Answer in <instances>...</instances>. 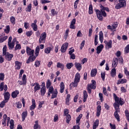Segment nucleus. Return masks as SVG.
I'll use <instances>...</instances> for the list:
<instances>
[{"label": "nucleus", "instance_id": "nucleus-1", "mask_svg": "<svg viewBox=\"0 0 129 129\" xmlns=\"http://www.w3.org/2000/svg\"><path fill=\"white\" fill-rule=\"evenodd\" d=\"M100 10L98 9H96L95 10L96 15L97 16V18L99 21L102 22L103 21V17L104 18H106L107 17V14L105 11L108 13H109V8L108 7H105L102 6V5H100Z\"/></svg>", "mask_w": 129, "mask_h": 129}, {"label": "nucleus", "instance_id": "nucleus-2", "mask_svg": "<svg viewBox=\"0 0 129 129\" xmlns=\"http://www.w3.org/2000/svg\"><path fill=\"white\" fill-rule=\"evenodd\" d=\"M113 99L115 101L113 103V106L114 108L119 109V106H122L125 103L124 101H123V99L121 98V97H118L116 94L113 93Z\"/></svg>", "mask_w": 129, "mask_h": 129}, {"label": "nucleus", "instance_id": "nucleus-3", "mask_svg": "<svg viewBox=\"0 0 129 129\" xmlns=\"http://www.w3.org/2000/svg\"><path fill=\"white\" fill-rule=\"evenodd\" d=\"M80 74L79 73H77L76 74L74 82H72L70 84V88H72V87H77L78 83L80 82Z\"/></svg>", "mask_w": 129, "mask_h": 129}, {"label": "nucleus", "instance_id": "nucleus-4", "mask_svg": "<svg viewBox=\"0 0 129 129\" xmlns=\"http://www.w3.org/2000/svg\"><path fill=\"white\" fill-rule=\"evenodd\" d=\"M118 4L115 6V10H120L122 8L126 7V1L125 0H118Z\"/></svg>", "mask_w": 129, "mask_h": 129}, {"label": "nucleus", "instance_id": "nucleus-5", "mask_svg": "<svg viewBox=\"0 0 129 129\" xmlns=\"http://www.w3.org/2000/svg\"><path fill=\"white\" fill-rule=\"evenodd\" d=\"M46 38H47V33L46 32L41 33L39 39V44H45Z\"/></svg>", "mask_w": 129, "mask_h": 129}, {"label": "nucleus", "instance_id": "nucleus-6", "mask_svg": "<svg viewBox=\"0 0 129 129\" xmlns=\"http://www.w3.org/2000/svg\"><path fill=\"white\" fill-rule=\"evenodd\" d=\"M19 85H27V76L26 75H23L22 81L19 80L18 81Z\"/></svg>", "mask_w": 129, "mask_h": 129}, {"label": "nucleus", "instance_id": "nucleus-7", "mask_svg": "<svg viewBox=\"0 0 129 129\" xmlns=\"http://www.w3.org/2000/svg\"><path fill=\"white\" fill-rule=\"evenodd\" d=\"M104 43H105V48L107 50H109V49H111V48H112V40H110L108 41V42L106 40H105L104 41Z\"/></svg>", "mask_w": 129, "mask_h": 129}, {"label": "nucleus", "instance_id": "nucleus-8", "mask_svg": "<svg viewBox=\"0 0 129 129\" xmlns=\"http://www.w3.org/2000/svg\"><path fill=\"white\" fill-rule=\"evenodd\" d=\"M69 44L68 43H63L60 48V52L61 53H65L66 51H67V49H68V46Z\"/></svg>", "mask_w": 129, "mask_h": 129}, {"label": "nucleus", "instance_id": "nucleus-9", "mask_svg": "<svg viewBox=\"0 0 129 129\" xmlns=\"http://www.w3.org/2000/svg\"><path fill=\"white\" fill-rule=\"evenodd\" d=\"M26 53L28 56H33L34 55V53H35V50L34 49H32L30 47H26Z\"/></svg>", "mask_w": 129, "mask_h": 129}, {"label": "nucleus", "instance_id": "nucleus-10", "mask_svg": "<svg viewBox=\"0 0 129 129\" xmlns=\"http://www.w3.org/2000/svg\"><path fill=\"white\" fill-rule=\"evenodd\" d=\"M37 56H36V55H30L26 60V64H30L31 62H34Z\"/></svg>", "mask_w": 129, "mask_h": 129}, {"label": "nucleus", "instance_id": "nucleus-11", "mask_svg": "<svg viewBox=\"0 0 129 129\" xmlns=\"http://www.w3.org/2000/svg\"><path fill=\"white\" fill-rule=\"evenodd\" d=\"M5 56V59L7 60V61H12V59L14 57V54L12 53H10V52H7Z\"/></svg>", "mask_w": 129, "mask_h": 129}, {"label": "nucleus", "instance_id": "nucleus-12", "mask_svg": "<svg viewBox=\"0 0 129 129\" xmlns=\"http://www.w3.org/2000/svg\"><path fill=\"white\" fill-rule=\"evenodd\" d=\"M53 49L54 46H53V45L51 44L50 47H47L45 48L44 53H45V54H50V53H51V51H53Z\"/></svg>", "mask_w": 129, "mask_h": 129}, {"label": "nucleus", "instance_id": "nucleus-13", "mask_svg": "<svg viewBox=\"0 0 129 129\" xmlns=\"http://www.w3.org/2000/svg\"><path fill=\"white\" fill-rule=\"evenodd\" d=\"M4 91L6 92L8 90V85H5V82H2L0 84V91Z\"/></svg>", "mask_w": 129, "mask_h": 129}, {"label": "nucleus", "instance_id": "nucleus-14", "mask_svg": "<svg viewBox=\"0 0 129 129\" xmlns=\"http://www.w3.org/2000/svg\"><path fill=\"white\" fill-rule=\"evenodd\" d=\"M115 112L114 113V117L117 120V121H120V118L119 117V114H118V112H119V109L115 108Z\"/></svg>", "mask_w": 129, "mask_h": 129}, {"label": "nucleus", "instance_id": "nucleus-15", "mask_svg": "<svg viewBox=\"0 0 129 129\" xmlns=\"http://www.w3.org/2000/svg\"><path fill=\"white\" fill-rule=\"evenodd\" d=\"M92 83L90 85H88V87L91 88V89H96V81L94 80L91 81Z\"/></svg>", "mask_w": 129, "mask_h": 129}, {"label": "nucleus", "instance_id": "nucleus-16", "mask_svg": "<svg viewBox=\"0 0 129 129\" xmlns=\"http://www.w3.org/2000/svg\"><path fill=\"white\" fill-rule=\"evenodd\" d=\"M15 64L16 70H20V69H21V68L22 67V62L18 60H16L15 62Z\"/></svg>", "mask_w": 129, "mask_h": 129}, {"label": "nucleus", "instance_id": "nucleus-17", "mask_svg": "<svg viewBox=\"0 0 129 129\" xmlns=\"http://www.w3.org/2000/svg\"><path fill=\"white\" fill-rule=\"evenodd\" d=\"M117 64H118V58L116 57L113 58V61L112 64V67L115 68V67L117 66Z\"/></svg>", "mask_w": 129, "mask_h": 129}, {"label": "nucleus", "instance_id": "nucleus-18", "mask_svg": "<svg viewBox=\"0 0 129 129\" xmlns=\"http://www.w3.org/2000/svg\"><path fill=\"white\" fill-rule=\"evenodd\" d=\"M7 120H8V115L5 114L3 115V119H2V124L4 126L7 125Z\"/></svg>", "mask_w": 129, "mask_h": 129}, {"label": "nucleus", "instance_id": "nucleus-19", "mask_svg": "<svg viewBox=\"0 0 129 129\" xmlns=\"http://www.w3.org/2000/svg\"><path fill=\"white\" fill-rule=\"evenodd\" d=\"M96 116L99 117L100 115V114L101 113V106L100 105H99L97 107L96 109Z\"/></svg>", "mask_w": 129, "mask_h": 129}, {"label": "nucleus", "instance_id": "nucleus-20", "mask_svg": "<svg viewBox=\"0 0 129 129\" xmlns=\"http://www.w3.org/2000/svg\"><path fill=\"white\" fill-rule=\"evenodd\" d=\"M126 82H127V80L126 79H119L117 80L116 84L118 85L119 84H123L124 83H126Z\"/></svg>", "mask_w": 129, "mask_h": 129}, {"label": "nucleus", "instance_id": "nucleus-21", "mask_svg": "<svg viewBox=\"0 0 129 129\" xmlns=\"http://www.w3.org/2000/svg\"><path fill=\"white\" fill-rule=\"evenodd\" d=\"M102 49H103V45L101 44L100 45L98 46L96 48L97 54H100L102 51Z\"/></svg>", "mask_w": 129, "mask_h": 129}, {"label": "nucleus", "instance_id": "nucleus-22", "mask_svg": "<svg viewBox=\"0 0 129 129\" xmlns=\"http://www.w3.org/2000/svg\"><path fill=\"white\" fill-rule=\"evenodd\" d=\"M11 96V94H10V93L9 92L5 93L4 94V99L5 101H9V100L10 99V97Z\"/></svg>", "mask_w": 129, "mask_h": 129}, {"label": "nucleus", "instance_id": "nucleus-23", "mask_svg": "<svg viewBox=\"0 0 129 129\" xmlns=\"http://www.w3.org/2000/svg\"><path fill=\"white\" fill-rule=\"evenodd\" d=\"M75 66L77 70L81 71V69H82V65H81V63L79 62H75Z\"/></svg>", "mask_w": 129, "mask_h": 129}, {"label": "nucleus", "instance_id": "nucleus-24", "mask_svg": "<svg viewBox=\"0 0 129 129\" xmlns=\"http://www.w3.org/2000/svg\"><path fill=\"white\" fill-rule=\"evenodd\" d=\"M65 89V85L64 84V82H61L60 84V93H63L64 92V90Z\"/></svg>", "mask_w": 129, "mask_h": 129}, {"label": "nucleus", "instance_id": "nucleus-25", "mask_svg": "<svg viewBox=\"0 0 129 129\" xmlns=\"http://www.w3.org/2000/svg\"><path fill=\"white\" fill-rule=\"evenodd\" d=\"M21 115H22V121H25V120L26 119V117L28 116V112L27 111H23Z\"/></svg>", "mask_w": 129, "mask_h": 129}, {"label": "nucleus", "instance_id": "nucleus-26", "mask_svg": "<svg viewBox=\"0 0 129 129\" xmlns=\"http://www.w3.org/2000/svg\"><path fill=\"white\" fill-rule=\"evenodd\" d=\"M97 74V69H94L91 71V77H95Z\"/></svg>", "mask_w": 129, "mask_h": 129}, {"label": "nucleus", "instance_id": "nucleus-27", "mask_svg": "<svg viewBox=\"0 0 129 129\" xmlns=\"http://www.w3.org/2000/svg\"><path fill=\"white\" fill-rule=\"evenodd\" d=\"M20 92L19 90H15V91L13 92L12 93V98H16L18 95H19Z\"/></svg>", "mask_w": 129, "mask_h": 129}, {"label": "nucleus", "instance_id": "nucleus-28", "mask_svg": "<svg viewBox=\"0 0 129 129\" xmlns=\"http://www.w3.org/2000/svg\"><path fill=\"white\" fill-rule=\"evenodd\" d=\"M34 129H40L41 128V126L39 125V121L38 120L35 121V124L33 126Z\"/></svg>", "mask_w": 129, "mask_h": 129}, {"label": "nucleus", "instance_id": "nucleus-29", "mask_svg": "<svg viewBox=\"0 0 129 129\" xmlns=\"http://www.w3.org/2000/svg\"><path fill=\"white\" fill-rule=\"evenodd\" d=\"M83 97H84V99H83V102H86V100H87V98L88 97V94H87V92L86 90H84L83 91Z\"/></svg>", "mask_w": 129, "mask_h": 129}, {"label": "nucleus", "instance_id": "nucleus-30", "mask_svg": "<svg viewBox=\"0 0 129 129\" xmlns=\"http://www.w3.org/2000/svg\"><path fill=\"white\" fill-rule=\"evenodd\" d=\"M40 89H41L40 84L37 83V84H36V85L34 87V92H36L38 91V90H40Z\"/></svg>", "mask_w": 129, "mask_h": 129}, {"label": "nucleus", "instance_id": "nucleus-31", "mask_svg": "<svg viewBox=\"0 0 129 129\" xmlns=\"http://www.w3.org/2000/svg\"><path fill=\"white\" fill-rule=\"evenodd\" d=\"M98 124H99V120L97 119L93 123V129H96Z\"/></svg>", "mask_w": 129, "mask_h": 129}, {"label": "nucleus", "instance_id": "nucleus-32", "mask_svg": "<svg viewBox=\"0 0 129 129\" xmlns=\"http://www.w3.org/2000/svg\"><path fill=\"white\" fill-rule=\"evenodd\" d=\"M51 94H52L51 97V99L56 98V97H57V95H58V91H57L56 89L55 91H54V92H53V93H51Z\"/></svg>", "mask_w": 129, "mask_h": 129}, {"label": "nucleus", "instance_id": "nucleus-33", "mask_svg": "<svg viewBox=\"0 0 129 129\" xmlns=\"http://www.w3.org/2000/svg\"><path fill=\"white\" fill-rule=\"evenodd\" d=\"M111 76L112 77H115L116 76V69L113 68L111 71Z\"/></svg>", "mask_w": 129, "mask_h": 129}, {"label": "nucleus", "instance_id": "nucleus-34", "mask_svg": "<svg viewBox=\"0 0 129 129\" xmlns=\"http://www.w3.org/2000/svg\"><path fill=\"white\" fill-rule=\"evenodd\" d=\"M57 68H60L61 70L63 71L64 70V64L60 63V62H57V65H56Z\"/></svg>", "mask_w": 129, "mask_h": 129}, {"label": "nucleus", "instance_id": "nucleus-35", "mask_svg": "<svg viewBox=\"0 0 129 129\" xmlns=\"http://www.w3.org/2000/svg\"><path fill=\"white\" fill-rule=\"evenodd\" d=\"M99 40L101 43H102L103 42V33L102 31H100L99 32Z\"/></svg>", "mask_w": 129, "mask_h": 129}, {"label": "nucleus", "instance_id": "nucleus-36", "mask_svg": "<svg viewBox=\"0 0 129 129\" xmlns=\"http://www.w3.org/2000/svg\"><path fill=\"white\" fill-rule=\"evenodd\" d=\"M31 27L32 28L34 32H36V31H38V25H37V24H31Z\"/></svg>", "mask_w": 129, "mask_h": 129}, {"label": "nucleus", "instance_id": "nucleus-37", "mask_svg": "<svg viewBox=\"0 0 129 129\" xmlns=\"http://www.w3.org/2000/svg\"><path fill=\"white\" fill-rule=\"evenodd\" d=\"M39 53H40V46H37L35 49V55L38 57L39 56Z\"/></svg>", "mask_w": 129, "mask_h": 129}, {"label": "nucleus", "instance_id": "nucleus-38", "mask_svg": "<svg viewBox=\"0 0 129 129\" xmlns=\"http://www.w3.org/2000/svg\"><path fill=\"white\" fill-rule=\"evenodd\" d=\"M31 11H32V4H30L26 7V12L30 13V12H31Z\"/></svg>", "mask_w": 129, "mask_h": 129}, {"label": "nucleus", "instance_id": "nucleus-39", "mask_svg": "<svg viewBox=\"0 0 129 129\" xmlns=\"http://www.w3.org/2000/svg\"><path fill=\"white\" fill-rule=\"evenodd\" d=\"M10 22L12 25H16V18L14 16H11L10 17Z\"/></svg>", "mask_w": 129, "mask_h": 129}, {"label": "nucleus", "instance_id": "nucleus-40", "mask_svg": "<svg viewBox=\"0 0 129 129\" xmlns=\"http://www.w3.org/2000/svg\"><path fill=\"white\" fill-rule=\"evenodd\" d=\"M89 15H92L93 14V7L92 6V4L89 5Z\"/></svg>", "mask_w": 129, "mask_h": 129}, {"label": "nucleus", "instance_id": "nucleus-41", "mask_svg": "<svg viewBox=\"0 0 129 129\" xmlns=\"http://www.w3.org/2000/svg\"><path fill=\"white\" fill-rule=\"evenodd\" d=\"M66 66L67 69L70 70L72 68V67H73V66H74V64L72 62H70L68 63Z\"/></svg>", "mask_w": 129, "mask_h": 129}, {"label": "nucleus", "instance_id": "nucleus-42", "mask_svg": "<svg viewBox=\"0 0 129 129\" xmlns=\"http://www.w3.org/2000/svg\"><path fill=\"white\" fill-rule=\"evenodd\" d=\"M7 39H8V36H5L4 37L3 36H1L0 38V43H4V42H5Z\"/></svg>", "mask_w": 129, "mask_h": 129}, {"label": "nucleus", "instance_id": "nucleus-43", "mask_svg": "<svg viewBox=\"0 0 129 129\" xmlns=\"http://www.w3.org/2000/svg\"><path fill=\"white\" fill-rule=\"evenodd\" d=\"M11 31V28L10 27V25L6 26V29L4 30L5 33L6 34H9Z\"/></svg>", "mask_w": 129, "mask_h": 129}, {"label": "nucleus", "instance_id": "nucleus-44", "mask_svg": "<svg viewBox=\"0 0 129 129\" xmlns=\"http://www.w3.org/2000/svg\"><path fill=\"white\" fill-rule=\"evenodd\" d=\"M124 74L127 76V79L129 80V72L127 71V68L125 67L124 68Z\"/></svg>", "mask_w": 129, "mask_h": 129}, {"label": "nucleus", "instance_id": "nucleus-45", "mask_svg": "<svg viewBox=\"0 0 129 129\" xmlns=\"http://www.w3.org/2000/svg\"><path fill=\"white\" fill-rule=\"evenodd\" d=\"M40 92L41 96H44L46 93V88H41Z\"/></svg>", "mask_w": 129, "mask_h": 129}, {"label": "nucleus", "instance_id": "nucleus-46", "mask_svg": "<svg viewBox=\"0 0 129 129\" xmlns=\"http://www.w3.org/2000/svg\"><path fill=\"white\" fill-rule=\"evenodd\" d=\"M94 44L95 46H97V45L98 44V35L97 34L95 35Z\"/></svg>", "mask_w": 129, "mask_h": 129}, {"label": "nucleus", "instance_id": "nucleus-47", "mask_svg": "<svg viewBox=\"0 0 129 129\" xmlns=\"http://www.w3.org/2000/svg\"><path fill=\"white\" fill-rule=\"evenodd\" d=\"M125 115L127 121L129 122V112L128 110L126 109L124 111Z\"/></svg>", "mask_w": 129, "mask_h": 129}, {"label": "nucleus", "instance_id": "nucleus-48", "mask_svg": "<svg viewBox=\"0 0 129 129\" xmlns=\"http://www.w3.org/2000/svg\"><path fill=\"white\" fill-rule=\"evenodd\" d=\"M7 45H4L3 48V56H5V55H6L8 53V52H7Z\"/></svg>", "mask_w": 129, "mask_h": 129}, {"label": "nucleus", "instance_id": "nucleus-49", "mask_svg": "<svg viewBox=\"0 0 129 129\" xmlns=\"http://www.w3.org/2000/svg\"><path fill=\"white\" fill-rule=\"evenodd\" d=\"M10 129H14V126H15V123L14 122V120L13 119H11L10 122Z\"/></svg>", "mask_w": 129, "mask_h": 129}, {"label": "nucleus", "instance_id": "nucleus-50", "mask_svg": "<svg viewBox=\"0 0 129 129\" xmlns=\"http://www.w3.org/2000/svg\"><path fill=\"white\" fill-rule=\"evenodd\" d=\"M83 115L82 114H80L76 118V123H79V122L80 121V119L82 118Z\"/></svg>", "mask_w": 129, "mask_h": 129}, {"label": "nucleus", "instance_id": "nucleus-51", "mask_svg": "<svg viewBox=\"0 0 129 129\" xmlns=\"http://www.w3.org/2000/svg\"><path fill=\"white\" fill-rule=\"evenodd\" d=\"M67 123H70V120H71V115L70 114L67 115Z\"/></svg>", "mask_w": 129, "mask_h": 129}, {"label": "nucleus", "instance_id": "nucleus-52", "mask_svg": "<svg viewBox=\"0 0 129 129\" xmlns=\"http://www.w3.org/2000/svg\"><path fill=\"white\" fill-rule=\"evenodd\" d=\"M22 49V46L20 44H16L15 48V51H17V50H21Z\"/></svg>", "mask_w": 129, "mask_h": 129}, {"label": "nucleus", "instance_id": "nucleus-53", "mask_svg": "<svg viewBox=\"0 0 129 129\" xmlns=\"http://www.w3.org/2000/svg\"><path fill=\"white\" fill-rule=\"evenodd\" d=\"M17 108H22V103L21 102H18L15 103Z\"/></svg>", "mask_w": 129, "mask_h": 129}, {"label": "nucleus", "instance_id": "nucleus-54", "mask_svg": "<svg viewBox=\"0 0 129 129\" xmlns=\"http://www.w3.org/2000/svg\"><path fill=\"white\" fill-rule=\"evenodd\" d=\"M26 35H27V37H31V36L33 35V31L30 30V31H27L26 32Z\"/></svg>", "mask_w": 129, "mask_h": 129}, {"label": "nucleus", "instance_id": "nucleus-55", "mask_svg": "<svg viewBox=\"0 0 129 129\" xmlns=\"http://www.w3.org/2000/svg\"><path fill=\"white\" fill-rule=\"evenodd\" d=\"M35 67H40L41 65V61L36 60L34 64Z\"/></svg>", "mask_w": 129, "mask_h": 129}, {"label": "nucleus", "instance_id": "nucleus-56", "mask_svg": "<svg viewBox=\"0 0 129 129\" xmlns=\"http://www.w3.org/2000/svg\"><path fill=\"white\" fill-rule=\"evenodd\" d=\"M7 102H8V101L5 100L2 101L0 104V107H1V108L5 107V105H6V103H7Z\"/></svg>", "mask_w": 129, "mask_h": 129}, {"label": "nucleus", "instance_id": "nucleus-57", "mask_svg": "<svg viewBox=\"0 0 129 129\" xmlns=\"http://www.w3.org/2000/svg\"><path fill=\"white\" fill-rule=\"evenodd\" d=\"M64 114H63V116H66V115H68V114H69V110L67 108H65L64 109Z\"/></svg>", "mask_w": 129, "mask_h": 129}, {"label": "nucleus", "instance_id": "nucleus-58", "mask_svg": "<svg viewBox=\"0 0 129 129\" xmlns=\"http://www.w3.org/2000/svg\"><path fill=\"white\" fill-rule=\"evenodd\" d=\"M79 2H80V0H76L75 2L74 6L75 10H77V6H78V3H79Z\"/></svg>", "mask_w": 129, "mask_h": 129}, {"label": "nucleus", "instance_id": "nucleus-59", "mask_svg": "<svg viewBox=\"0 0 129 129\" xmlns=\"http://www.w3.org/2000/svg\"><path fill=\"white\" fill-rule=\"evenodd\" d=\"M8 47H9V49L10 50H13L14 49V47H15V45H13L12 42L8 43Z\"/></svg>", "mask_w": 129, "mask_h": 129}, {"label": "nucleus", "instance_id": "nucleus-60", "mask_svg": "<svg viewBox=\"0 0 129 129\" xmlns=\"http://www.w3.org/2000/svg\"><path fill=\"white\" fill-rule=\"evenodd\" d=\"M101 78L102 79L103 81H104V80H105V72L101 73Z\"/></svg>", "mask_w": 129, "mask_h": 129}, {"label": "nucleus", "instance_id": "nucleus-61", "mask_svg": "<svg viewBox=\"0 0 129 129\" xmlns=\"http://www.w3.org/2000/svg\"><path fill=\"white\" fill-rule=\"evenodd\" d=\"M4 81L5 80V74L0 73V81Z\"/></svg>", "mask_w": 129, "mask_h": 129}, {"label": "nucleus", "instance_id": "nucleus-62", "mask_svg": "<svg viewBox=\"0 0 129 129\" xmlns=\"http://www.w3.org/2000/svg\"><path fill=\"white\" fill-rule=\"evenodd\" d=\"M48 88V92H50L51 94L55 92V91H54V88H53V86L49 87Z\"/></svg>", "mask_w": 129, "mask_h": 129}, {"label": "nucleus", "instance_id": "nucleus-63", "mask_svg": "<svg viewBox=\"0 0 129 129\" xmlns=\"http://www.w3.org/2000/svg\"><path fill=\"white\" fill-rule=\"evenodd\" d=\"M51 81L50 80H48L46 82V88H49L51 86Z\"/></svg>", "mask_w": 129, "mask_h": 129}, {"label": "nucleus", "instance_id": "nucleus-64", "mask_svg": "<svg viewBox=\"0 0 129 129\" xmlns=\"http://www.w3.org/2000/svg\"><path fill=\"white\" fill-rule=\"evenodd\" d=\"M51 15L53 17H54V16H55V15H57L58 14V13H57V12L55 11V9H52L51 10Z\"/></svg>", "mask_w": 129, "mask_h": 129}]
</instances>
